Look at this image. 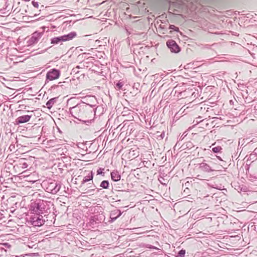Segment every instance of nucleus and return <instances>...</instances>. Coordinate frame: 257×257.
I'll list each match as a JSON object with an SVG mask.
<instances>
[{"mask_svg": "<svg viewBox=\"0 0 257 257\" xmlns=\"http://www.w3.org/2000/svg\"><path fill=\"white\" fill-rule=\"evenodd\" d=\"M84 100L87 102L91 100L94 103H80L70 108L69 111L74 118L89 125L93 121V118L96 111L101 109L102 107H96L97 102L94 96H88L84 98Z\"/></svg>", "mask_w": 257, "mask_h": 257, "instance_id": "1", "label": "nucleus"}, {"mask_svg": "<svg viewBox=\"0 0 257 257\" xmlns=\"http://www.w3.org/2000/svg\"><path fill=\"white\" fill-rule=\"evenodd\" d=\"M53 205V202L51 201L36 199L31 202L30 210L32 213H39L48 216L51 213V208Z\"/></svg>", "mask_w": 257, "mask_h": 257, "instance_id": "2", "label": "nucleus"}, {"mask_svg": "<svg viewBox=\"0 0 257 257\" xmlns=\"http://www.w3.org/2000/svg\"><path fill=\"white\" fill-rule=\"evenodd\" d=\"M41 185L47 192L52 194H56L61 187V184L59 182L52 179L44 180Z\"/></svg>", "mask_w": 257, "mask_h": 257, "instance_id": "3", "label": "nucleus"}, {"mask_svg": "<svg viewBox=\"0 0 257 257\" xmlns=\"http://www.w3.org/2000/svg\"><path fill=\"white\" fill-rule=\"evenodd\" d=\"M29 222L34 226L40 227L43 225L46 221H48V216L43 214L30 212Z\"/></svg>", "mask_w": 257, "mask_h": 257, "instance_id": "4", "label": "nucleus"}, {"mask_svg": "<svg viewBox=\"0 0 257 257\" xmlns=\"http://www.w3.org/2000/svg\"><path fill=\"white\" fill-rule=\"evenodd\" d=\"M77 36L75 32H71L68 34L55 37L51 39V44L53 45L62 44L63 42L72 40Z\"/></svg>", "mask_w": 257, "mask_h": 257, "instance_id": "5", "label": "nucleus"}, {"mask_svg": "<svg viewBox=\"0 0 257 257\" xmlns=\"http://www.w3.org/2000/svg\"><path fill=\"white\" fill-rule=\"evenodd\" d=\"M105 216L102 214H98L90 217L89 225L93 228L97 227L104 220Z\"/></svg>", "mask_w": 257, "mask_h": 257, "instance_id": "6", "label": "nucleus"}, {"mask_svg": "<svg viewBox=\"0 0 257 257\" xmlns=\"http://www.w3.org/2000/svg\"><path fill=\"white\" fill-rule=\"evenodd\" d=\"M166 45L172 53H178L181 51V47L174 40H168L166 42Z\"/></svg>", "mask_w": 257, "mask_h": 257, "instance_id": "7", "label": "nucleus"}, {"mask_svg": "<svg viewBox=\"0 0 257 257\" xmlns=\"http://www.w3.org/2000/svg\"><path fill=\"white\" fill-rule=\"evenodd\" d=\"M44 34V32L36 31L32 35L31 38L28 41L29 46L34 45L37 44L39 41L40 39Z\"/></svg>", "mask_w": 257, "mask_h": 257, "instance_id": "8", "label": "nucleus"}, {"mask_svg": "<svg viewBox=\"0 0 257 257\" xmlns=\"http://www.w3.org/2000/svg\"><path fill=\"white\" fill-rule=\"evenodd\" d=\"M60 75L59 70L53 68L48 71L46 74V80L52 81L58 79Z\"/></svg>", "mask_w": 257, "mask_h": 257, "instance_id": "9", "label": "nucleus"}, {"mask_svg": "<svg viewBox=\"0 0 257 257\" xmlns=\"http://www.w3.org/2000/svg\"><path fill=\"white\" fill-rule=\"evenodd\" d=\"M199 169L202 172L206 173H210L216 170L213 169L209 165L205 163L204 161L199 164Z\"/></svg>", "mask_w": 257, "mask_h": 257, "instance_id": "10", "label": "nucleus"}, {"mask_svg": "<svg viewBox=\"0 0 257 257\" xmlns=\"http://www.w3.org/2000/svg\"><path fill=\"white\" fill-rule=\"evenodd\" d=\"M122 214L121 211L119 209H114L110 213V220L109 222L111 223L118 218Z\"/></svg>", "mask_w": 257, "mask_h": 257, "instance_id": "11", "label": "nucleus"}, {"mask_svg": "<svg viewBox=\"0 0 257 257\" xmlns=\"http://www.w3.org/2000/svg\"><path fill=\"white\" fill-rule=\"evenodd\" d=\"M32 117V114L20 116L16 119V124H19L21 123L27 122L30 120Z\"/></svg>", "mask_w": 257, "mask_h": 257, "instance_id": "12", "label": "nucleus"}, {"mask_svg": "<svg viewBox=\"0 0 257 257\" xmlns=\"http://www.w3.org/2000/svg\"><path fill=\"white\" fill-rule=\"evenodd\" d=\"M94 173L92 171H91L89 172L87 175L85 176L83 180L81 181V185L82 186L86 182H89L90 181H92V183H93L92 179L93 178Z\"/></svg>", "mask_w": 257, "mask_h": 257, "instance_id": "13", "label": "nucleus"}, {"mask_svg": "<svg viewBox=\"0 0 257 257\" xmlns=\"http://www.w3.org/2000/svg\"><path fill=\"white\" fill-rule=\"evenodd\" d=\"M111 179L114 182H118L120 180L121 175L117 171H113L110 173Z\"/></svg>", "mask_w": 257, "mask_h": 257, "instance_id": "14", "label": "nucleus"}, {"mask_svg": "<svg viewBox=\"0 0 257 257\" xmlns=\"http://www.w3.org/2000/svg\"><path fill=\"white\" fill-rule=\"evenodd\" d=\"M58 97H53L49 99L46 103V107L50 109L53 105L57 102Z\"/></svg>", "mask_w": 257, "mask_h": 257, "instance_id": "15", "label": "nucleus"}, {"mask_svg": "<svg viewBox=\"0 0 257 257\" xmlns=\"http://www.w3.org/2000/svg\"><path fill=\"white\" fill-rule=\"evenodd\" d=\"M19 165L23 169L27 168L29 166L28 164L26 162V159L25 158H21L19 160Z\"/></svg>", "mask_w": 257, "mask_h": 257, "instance_id": "16", "label": "nucleus"}, {"mask_svg": "<svg viewBox=\"0 0 257 257\" xmlns=\"http://www.w3.org/2000/svg\"><path fill=\"white\" fill-rule=\"evenodd\" d=\"M109 186V183L107 180L102 181L100 184V187L104 189H108Z\"/></svg>", "mask_w": 257, "mask_h": 257, "instance_id": "17", "label": "nucleus"}, {"mask_svg": "<svg viewBox=\"0 0 257 257\" xmlns=\"http://www.w3.org/2000/svg\"><path fill=\"white\" fill-rule=\"evenodd\" d=\"M186 253V250L184 249H182L179 250L176 255L175 257H184Z\"/></svg>", "mask_w": 257, "mask_h": 257, "instance_id": "18", "label": "nucleus"}, {"mask_svg": "<svg viewBox=\"0 0 257 257\" xmlns=\"http://www.w3.org/2000/svg\"><path fill=\"white\" fill-rule=\"evenodd\" d=\"M104 168H99L97 170V175H101L102 176H104L105 172H104Z\"/></svg>", "mask_w": 257, "mask_h": 257, "instance_id": "19", "label": "nucleus"}, {"mask_svg": "<svg viewBox=\"0 0 257 257\" xmlns=\"http://www.w3.org/2000/svg\"><path fill=\"white\" fill-rule=\"evenodd\" d=\"M5 244H7V243H5ZM5 244L0 243V256L3 255L4 253H6L7 252L6 249H5L3 246Z\"/></svg>", "mask_w": 257, "mask_h": 257, "instance_id": "20", "label": "nucleus"}, {"mask_svg": "<svg viewBox=\"0 0 257 257\" xmlns=\"http://www.w3.org/2000/svg\"><path fill=\"white\" fill-rule=\"evenodd\" d=\"M222 148L220 146H217L212 148V151L214 153H217L220 152Z\"/></svg>", "mask_w": 257, "mask_h": 257, "instance_id": "21", "label": "nucleus"}, {"mask_svg": "<svg viewBox=\"0 0 257 257\" xmlns=\"http://www.w3.org/2000/svg\"><path fill=\"white\" fill-rule=\"evenodd\" d=\"M7 3H8V0H0V3L1 4L4 5V6L3 7V9H7V8L8 7Z\"/></svg>", "mask_w": 257, "mask_h": 257, "instance_id": "22", "label": "nucleus"}, {"mask_svg": "<svg viewBox=\"0 0 257 257\" xmlns=\"http://www.w3.org/2000/svg\"><path fill=\"white\" fill-rule=\"evenodd\" d=\"M246 189L247 188H246L245 186H242V187H240V186H238V189H236V190L238 191V192H246Z\"/></svg>", "mask_w": 257, "mask_h": 257, "instance_id": "23", "label": "nucleus"}, {"mask_svg": "<svg viewBox=\"0 0 257 257\" xmlns=\"http://www.w3.org/2000/svg\"><path fill=\"white\" fill-rule=\"evenodd\" d=\"M123 85L122 82L119 81L115 84V87L118 89H121Z\"/></svg>", "mask_w": 257, "mask_h": 257, "instance_id": "24", "label": "nucleus"}, {"mask_svg": "<svg viewBox=\"0 0 257 257\" xmlns=\"http://www.w3.org/2000/svg\"><path fill=\"white\" fill-rule=\"evenodd\" d=\"M169 29L177 31V32L179 31V28L176 27L175 26L173 25H170Z\"/></svg>", "mask_w": 257, "mask_h": 257, "instance_id": "25", "label": "nucleus"}, {"mask_svg": "<svg viewBox=\"0 0 257 257\" xmlns=\"http://www.w3.org/2000/svg\"><path fill=\"white\" fill-rule=\"evenodd\" d=\"M165 132H163L160 136H158L157 139H159V140L163 139L165 137Z\"/></svg>", "mask_w": 257, "mask_h": 257, "instance_id": "26", "label": "nucleus"}, {"mask_svg": "<svg viewBox=\"0 0 257 257\" xmlns=\"http://www.w3.org/2000/svg\"><path fill=\"white\" fill-rule=\"evenodd\" d=\"M32 4L33 6L36 8H38L39 7V3L37 2H35V0L33 1L32 2Z\"/></svg>", "mask_w": 257, "mask_h": 257, "instance_id": "27", "label": "nucleus"}, {"mask_svg": "<svg viewBox=\"0 0 257 257\" xmlns=\"http://www.w3.org/2000/svg\"><path fill=\"white\" fill-rule=\"evenodd\" d=\"M21 11V9L18 7L16 8L13 10V13H15L16 14L19 13Z\"/></svg>", "mask_w": 257, "mask_h": 257, "instance_id": "28", "label": "nucleus"}, {"mask_svg": "<svg viewBox=\"0 0 257 257\" xmlns=\"http://www.w3.org/2000/svg\"><path fill=\"white\" fill-rule=\"evenodd\" d=\"M72 72L73 73H78L79 72V71L78 70V68H74L72 70Z\"/></svg>", "mask_w": 257, "mask_h": 257, "instance_id": "29", "label": "nucleus"}, {"mask_svg": "<svg viewBox=\"0 0 257 257\" xmlns=\"http://www.w3.org/2000/svg\"><path fill=\"white\" fill-rule=\"evenodd\" d=\"M114 185L115 186L116 188H117L118 189V190L120 191V190H121V189L123 188L121 186H116V184H114Z\"/></svg>", "mask_w": 257, "mask_h": 257, "instance_id": "30", "label": "nucleus"}, {"mask_svg": "<svg viewBox=\"0 0 257 257\" xmlns=\"http://www.w3.org/2000/svg\"><path fill=\"white\" fill-rule=\"evenodd\" d=\"M81 103H89V104H93L94 102L93 101H91V100H89L88 102L87 101H86V102H82Z\"/></svg>", "mask_w": 257, "mask_h": 257, "instance_id": "31", "label": "nucleus"}, {"mask_svg": "<svg viewBox=\"0 0 257 257\" xmlns=\"http://www.w3.org/2000/svg\"><path fill=\"white\" fill-rule=\"evenodd\" d=\"M216 156V157L217 158V159L218 160H219L220 161H222L223 163H224V162L222 160V159L220 157L217 156Z\"/></svg>", "mask_w": 257, "mask_h": 257, "instance_id": "32", "label": "nucleus"}, {"mask_svg": "<svg viewBox=\"0 0 257 257\" xmlns=\"http://www.w3.org/2000/svg\"><path fill=\"white\" fill-rule=\"evenodd\" d=\"M58 87V85H54L51 87V88L55 89Z\"/></svg>", "mask_w": 257, "mask_h": 257, "instance_id": "33", "label": "nucleus"}, {"mask_svg": "<svg viewBox=\"0 0 257 257\" xmlns=\"http://www.w3.org/2000/svg\"><path fill=\"white\" fill-rule=\"evenodd\" d=\"M27 10H25V11H24V12H22L21 13V14L22 15H25V13H27Z\"/></svg>", "mask_w": 257, "mask_h": 257, "instance_id": "34", "label": "nucleus"}, {"mask_svg": "<svg viewBox=\"0 0 257 257\" xmlns=\"http://www.w3.org/2000/svg\"><path fill=\"white\" fill-rule=\"evenodd\" d=\"M39 15V14H34V17L37 16Z\"/></svg>", "mask_w": 257, "mask_h": 257, "instance_id": "35", "label": "nucleus"}, {"mask_svg": "<svg viewBox=\"0 0 257 257\" xmlns=\"http://www.w3.org/2000/svg\"><path fill=\"white\" fill-rule=\"evenodd\" d=\"M159 181H160V182L162 184H164V183L162 182V181L159 179Z\"/></svg>", "mask_w": 257, "mask_h": 257, "instance_id": "36", "label": "nucleus"}, {"mask_svg": "<svg viewBox=\"0 0 257 257\" xmlns=\"http://www.w3.org/2000/svg\"><path fill=\"white\" fill-rule=\"evenodd\" d=\"M182 93H183V92H182V91H181V92H179V94L180 95V96H181Z\"/></svg>", "mask_w": 257, "mask_h": 257, "instance_id": "37", "label": "nucleus"}, {"mask_svg": "<svg viewBox=\"0 0 257 257\" xmlns=\"http://www.w3.org/2000/svg\"><path fill=\"white\" fill-rule=\"evenodd\" d=\"M175 89H178V87H175ZM177 91H178L177 90H176L175 92H176Z\"/></svg>", "mask_w": 257, "mask_h": 257, "instance_id": "38", "label": "nucleus"}, {"mask_svg": "<svg viewBox=\"0 0 257 257\" xmlns=\"http://www.w3.org/2000/svg\"><path fill=\"white\" fill-rule=\"evenodd\" d=\"M93 254H92L91 255V257H93ZM98 257H104V256H98Z\"/></svg>", "mask_w": 257, "mask_h": 257, "instance_id": "39", "label": "nucleus"}, {"mask_svg": "<svg viewBox=\"0 0 257 257\" xmlns=\"http://www.w3.org/2000/svg\"><path fill=\"white\" fill-rule=\"evenodd\" d=\"M43 8H44V6L42 5V6H41V9H43Z\"/></svg>", "mask_w": 257, "mask_h": 257, "instance_id": "40", "label": "nucleus"}, {"mask_svg": "<svg viewBox=\"0 0 257 257\" xmlns=\"http://www.w3.org/2000/svg\"><path fill=\"white\" fill-rule=\"evenodd\" d=\"M76 68H78V70L80 68L79 66H76Z\"/></svg>", "mask_w": 257, "mask_h": 257, "instance_id": "41", "label": "nucleus"}, {"mask_svg": "<svg viewBox=\"0 0 257 257\" xmlns=\"http://www.w3.org/2000/svg\"><path fill=\"white\" fill-rule=\"evenodd\" d=\"M161 178H162V181H163L164 178L161 177Z\"/></svg>", "mask_w": 257, "mask_h": 257, "instance_id": "42", "label": "nucleus"}, {"mask_svg": "<svg viewBox=\"0 0 257 257\" xmlns=\"http://www.w3.org/2000/svg\"><path fill=\"white\" fill-rule=\"evenodd\" d=\"M161 178H162V181H163L164 178L161 177Z\"/></svg>", "mask_w": 257, "mask_h": 257, "instance_id": "43", "label": "nucleus"}, {"mask_svg": "<svg viewBox=\"0 0 257 257\" xmlns=\"http://www.w3.org/2000/svg\"><path fill=\"white\" fill-rule=\"evenodd\" d=\"M61 257H67V256H61Z\"/></svg>", "mask_w": 257, "mask_h": 257, "instance_id": "44", "label": "nucleus"}]
</instances>
